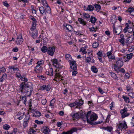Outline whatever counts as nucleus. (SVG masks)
I'll return each mask as SVG.
<instances>
[{"label":"nucleus","mask_w":134,"mask_h":134,"mask_svg":"<svg viewBox=\"0 0 134 134\" xmlns=\"http://www.w3.org/2000/svg\"><path fill=\"white\" fill-rule=\"evenodd\" d=\"M30 84L32 85L31 83L30 82L26 83L24 82H22L20 85V89L22 93L29 97L31 95L33 90L32 86H29Z\"/></svg>","instance_id":"obj_1"},{"label":"nucleus","mask_w":134,"mask_h":134,"mask_svg":"<svg viewBox=\"0 0 134 134\" xmlns=\"http://www.w3.org/2000/svg\"><path fill=\"white\" fill-rule=\"evenodd\" d=\"M98 118L97 115L95 113L91 114V111H88L87 114H86L85 116V120H83L84 121H85L86 119L88 123L91 124H94L93 121L96 120Z\"/></svg>","instance_id":"obj_2"},{"label":"nucleus","mask_w":134,"mask_h":134,"mask_svg":"<svg viewBox=\"0 0 134 134\" xmlns=\"http://www.w3.org/2000/svg\"><path fill=\"white\" fill-rule=\"evenodd\" d=\"M70 115L74 119H79L80 118H82L83 120H85V116H86V114L83 112H78L76 113H72Z\"/></svg>","instance_id":"obj_3"},{"label":"nucleus","mask_w":134,"mask_h":134,"mask_svg":"<svg viewBox=\"0 0 134 134\" xmlns=\"http://www.w3.org/2000/svg\"><path fill=\"white\" fill-rule=\"evenodd\" d=\"M127 127L126 122L124 121L123 123H120L116 126V131H119L123 129H126Z\"/></svg>","instance_id":"obj_4"},{"label":"nucleus","mask_w":134,"mask_h":134,"mask_svg":"<svg viewBox=\"0 0 134 134\" xmlns=\"http://www.w3.org/2000/svg\"><path fill=\"white\" fill-rule=\"evenodd\" d=\"M55 52V48L54 47H50L48 48L47 53L48 55L53 56Z\"/></svg>","instance_id":"obj_5"},{"label":"nucleus","mask_w":134,"mask_h":134,"mask_svg":"<svg viewBox=\"0 0 134 134\" xmlns=\"http://www.w3.org/2000/svg\"><path fill=\"white\" fill-rule=\"evenodd\" d=\"M123 65V62L121 58H119L116 61L115 65V67L119 69L121 68Z\"/></svg>","instance_id":"obj_6"},{"label":"nucleus","mask_w":134,"mask_h":134,"mask_svg":"<svg viewBox=\"0 0 134 134\" xmlns=\"http://www.w3.org/2000/svg\"><path fill=\"white\" fill-rule=\"evenodd\" d=\"M127 109L125 108H124L123 109L120 111V112L122 118H124L129 115V114L127 113Z\"/></svg>","instance_id":"obj_7"},{"label":"nucleus","mask_w":134,"mask_h":134,"mask_svg":"<svg viewBox=\"0 0 134 134\" xmlns=\"http://www.w3.org/2000/svg\"><path fill=\"white\" fill-rule=\"evenodd\" d=\"M23 41V39L22 38V36L21 34H20L16 38V44L18 45H20Z\"/></svg>","instance_id":"obj_8"},{"label":"nucleus","mask_w":134,"mask_h":134,"mask_svg":"<svg viewBox=\"0 0 134 134\" xmlns=\"http://www.w3.org/2000/svg\"><path fill=\"white\" fill-rule=\"evenodd\" d=\"M30 118V116L29 115L26 116L25 117L24 119L25 120L23 123V125L25 127L27 126Z\"/></svg>","instance_id":"obj_9"},{"label":"nucleus","mask_w":134,"mask_h":134,"mask_svg":"<svg viewBox=\"0 0 134 134\" xmlns=\"http://www.w3.org/2000/svg\"><path fill=\"white\" fill-rule=\"evenodd\" d=\"M43 133L45 134H49L50 130L48 127L46 126H43L41 129Z\"/></svg>","instance_id":"obj_10"},{"label":"nucleus","mask_w":134,"mask_h":134,"mask_svg":"<svg viewBox=\"0 0 134 134\" xmlns=\"http://www.w3.org/2000/svg\"><path fill=\"white\" fill-rule=\"evenodd\" d=\"M70 68L73 70H75L77 69V66L76 62L72 61L70 62Z\"/></svg>","instance_id":"obj_11"},{"label":"nucleus","mask_w":134,"mask_h":134,"mask_svg":"<svg viewBox=\"0 0 134 134\" xmlns=\"http://www.w3.org/2000/svg\"><path fill=\"white\" fill-rule=\"evenodd\" d=\"M53 64L54 66L60 69L62 67L60 66L58 63L57 60L56 59H54L52 60Z\"/></svg>","instance_id":"obj_12"},{"label":"nucleus","mask_w":134,"mask_h":134,"mask_svg":"<svg viewBox=\"0 0 134 134\" xmlns=\"http://www.w3.org/2000/svg\"><path fill=\"white\" fill-rule=\"evenodd\" d=\"M63 26L64 27H66L69 31H72L73 30V28L70 25L65 24H63Z\"/></svg>","instance_id":"obj_13"},{"label":"nucleus","mask_w":134,"mask_h":134,"mask_svg":"<svg viewBox=\"0 0 134 134\" xmlns=\"http://www.w3.org/2000/svg\"><path fill=\"white\" fill-rule=\"evenodd\" d=\"M42 68L39 65H37L35 68V71L37 73H41L42 72Z\"/></svg>","instance_id":"obj_14"},{"label":"nucleus","mask_w":134,"mask_h":134,"mask_svg":"<svg viewBox=\"0 0 134 134\" xmlns=\"http://www.w3.org/2000/svg\"><path fill=\"white\" fill-rule=\"evenodd\" d=\"M133 40V37L132 36H130L127 38L125 40V43L126 44H129L131 43Z\"/></svg>","instance_id":"obj_15"},{"label":"nucleus","mask_w":134,"mask_h":134,"mask_svg":"<svg viewBox=\"0 0 134 134\" xmlns=\"http://www.w3.org/2000/svg\"><path fill=\"white\" fill-rule=\"evenodd\" d=\"M120 36L121 39L119 40V41L124 46V45L125 41L124 35L122 34L120 35Z\"/></svg>","instance_id":"obj_16"},{"label":"nucleus","mask_w":134,"mask_h":134,"mask_svg":"<svg viewBox=\"0 0 134 134\" xmlns=\"http://www.w3.org/2000/svg\"><path fill=\"white\" fill-rule=\"evenodd\" d=\"M107 55L108 56L109 59H115L114 55L113 54H112L111 51H109L107 53Z\"/></svg>","instance_id":"obj_17"},{"label":"nucleus","mask_w":134,"mask_h":134,"mask_svg":"<svg viewBox=\"0 0 134 134\" xmlns=\"http://www.w3.org/2000/svg\"><path fill=\"white\" fill-rule=\"evenodd\" d=\"M65 58L66 59L70 62L73 61L72 58L71 56L69 54H66L65 55Z\"/></svg>","instance_id":"obj_18"},{"label":"nucleus","mask_w":134,"mask_h":134,"mask_svg":"<svg viewBox=\"0 0 134 134\" xmlns=\"http://www.w3.org/2000/svg\"><path fill=\"white\" fill-rule=\"evenodd\" d=\"M78 20L79 22L83 25H86V23L84 20L81 18H78Z\"/></svg>","instance_id":"obj_19"},{"label":"nucleus","mask_w":134,"mask_h":134,"mask_svg":"<svg viewBox=\"0 0 134 134\" xmlns=\"http://www.w3.org/2000/svg\"><path fill=\"white\" fill-rule=\"evenodd\" d=\"M55 102V99L54 98L51 101L49 106L51 107L52 110L53 109L54 107V104Z\"/></svg>","instance_id":"obj_20"},{"label":"nucleus","mask_w":134,"mask_h":134,"mask_svg":"<svg viewBox=\"0 0 134 134\" xmlns=\"http://www.w3.org/2000/svg\"><path fill=\"white\" fill-rule=\"evenodd\" d=\"M94 8L93 6L91 5H88L85 10L86 11L89 10L91 11L93 10Z\"/></svg>","instance_id":"obj_21"},{"label":"nucleus","mask_w":134,"mask_h":134,"mask_svg":"<svg viewBox=\"0 0 134 134\" xmlns=\"http://www.w3.org/2000/svg\"><path fill=\"white\" fill-rule=\"evenodd\" d=\"M39 10L40 13L42 14H46V12L44 8L43 7H40L39 8Z\"/></svg>","instance_id":"obj_22"},{"label":"nucleus","mask_w":134,"mask_h":134,"mask_svg":"<svg viewBox=\"0 0 134 134\" xmlns=\"http://www.w3.org/2000/svg\"><path fill=\"white\" fill-rule=\"evenodd\" d=\"M55 76H56L57 78H59V79L60 81L63 80L64 79H63V77L60 75L59 73H56L55 74Z\"/></svg>","instance_id":"obj_23"},{"label":"nucleus","mask_w":134,"mask_h":134,"mask_svg":"<svg viewBox=\"0 0 134 134\" xmlns=\"http://www.w3.org/2000/svg\"><path fill=\"white\" fill-rule=\"evenodd\" d=\"M127 11H128L131 14L133 15H134V14H133L134 12V9L132 7H130L129 8L128 10H127Z\"/></svg>","instance_id":"obj_24"},{"label":"nucleus","mask_w":134,"mask_h":134,"mask_svg":"<svg viewBox=\"0 0 134 134\" xmlns=\"http://www.w3.org/2000/svg\"><path fill=\"white\" fill-rule=\"evenodd\" d=\"M97 19H96V18L94 17L93 16H91V18H90V21L91 22V23H92L94 24L95 23L96 21H97Z\"/></svg>","instance_id":"obj_25"},{"label":"nucleus","mask_w":134,"mask_h":134,"mask_svg":"<svg viewBox=\"0 0 134 134\" xmlns=\"http://www.w3.org/2000/svg\"><path fill=\"white\" fill-rule=\"evenodd\" d=\"M94 5L95 6V8L96 9L97 11L98 12H99L101 8L99 4H94Z\"/></svg>","instance_id":"obj_26"},{"label":"nucleus","mask_w":134,"mask_h":134,"mask_svg":"<svg viewBox=\"0 0 134 134\" xmlns=\"http://www.w3.org/2000/svg\"><path fill=\"white\" fill-rule=\"evenodd\" d=\"M48 48L45 46H43L41 48V50L42 52L43 53H45L47 52Z\"/></svg>","instance_id":"obj_27"},{"label":"nucleus","mask_w":134,"mask_h":134,"mask_svg":"<svg viewBox=\"0 0 134 134\" xmlns=\"http://www.w3.org/2000/svg\"><path fill=\"white\" fill-rule=\"evenodd\" d=\"M133 55V54L132 53H131L129 54H127L126 55L127 58L128 60H127L125 61V62H127L129 61V60L131 59Z\"/></svg>","instance_id":"obj_28"},{"label":"nucleus","mask_w":134,"mask_h":134,"mask_svg":"<svg viewBox=\"0 0 134 134\" xmlns=\"http://www.w3.org/2000/svg\"><path fill=\"white\" fill-rule=\"evenodd\" d=\"M113 28L114 33H115L117 35H118L120 33V31H117V30L115 28L114 25L113 26Z\"/></svg>","instance_id":"obj_29"},{"label":"nucleus","mask_w":134,"mask_h":134,"mask_svg":"<svg viewBox=\"0 0 134 134\" xmlns=\"http://www.w3.org/2000/svg\"><path fill=\"white\" fill-rule=\"evenodd\" d=\"M103 129L105 130L111 132L112 130V128L111 127H104Z\"/></svg>","instance_id":"obj_30"},{"label":"nucleus","mask_w":134,"mask_h":134,"mask_svg":"<svg viewBox=\"0 0 134 134\" xmlns=\"http://www.w3.org/2000/svg\"><path fill=\"white\" fill-rule=\"evenodd\" d=\"M109 73L113 78L117 80V77L115 74L111 72H109Z\"/></svg>","instance_id":"obj_31"},{"label":"nucleus","mask_w":134,"mask_h":134,"mask_svg":"<svg viewBox=\"0 0 134 134\" xmlns=\"http://www.w3.org/2000/svg\"><path fill=\"white\" fill-rule=\"evenodd\" d=\"M83 16L85 18L88 19L90 18V15L88 13H84L83 14Z\"/></svg>","instance_id":"obj_32"},{"label":"nucleus","mask_w":134,"mask_h":134,"mask_svg":"<svg viewBox=\"0 0 134 134\" xmlns=\"http://www.w3.org/2000/svg\"><path fill=\"white\" fill-rule=\"evenodd\" d=\"M91 70L93 72L95 73H97L98 71L97 69L94 66L92 67Z\"/></svg>","instance_id":"obj_33"},{"label":"nucleus","mask_w":134,"mask_h":134,"mask_svg":"<svg viewBox=\"0 0 134 134\" xmlns=\"http://www.w3.org/2000/svg\"><path fill=\"white\" fill-rule=\"evenodd\" d=\"M46 8L45 11L46 12L48 13H50L51 12V10L50 7L48 6L46 7Z\"/></svg>","instance_id":"obj_34"},{"label":"nucleus","mask_w":134,"mask_h":134,"mask_svg":"<svg viewBox=\"0 0 134 134\" xmlns=\"http://www.w3.org/2000/svg\"><path fill=\"white\" fill-rule=\"evenodd\" d=\"M76 102L77 103H76V108H78L79 107L81 106L83 104V102L82 101L81 102V103H80L79 102H77V101H76Z\"/></svg>","instance_id":"obj_35"},{"label":"nucleus","mask_w":134,"mask_h":134,"mask_svg":"<svg viewBox=\"0 0 134 134\" xmlns=\"http://www.w3.org/2000/svg\"><path fill=\"white\" fill-rule=\"evenodd\" d=\"M35 33L33 32H32V36L35 39L37 37V32L36 31L35 32Z\"/></svg>","instance_id":"obj_36"},{"label":"nucleus","mask_w":134,"mask_h":134,"mask_svg":"<svg viewBox=\"0 0 134 134\" xmlns=\"http://www.w3.org/2000/svg\"><path fill=\"white\" fill-rule=\"evenodd\" d=\"M122 98L124 99L126 103H129V99L128 97H126L125 96H123Z\"/></svg>","instance_id":"obj_37"},{"label":"nucleus","mask_w":134,"mask_h":134,"mask_svg":"<svg viewBox=\"0 0 134 134\" xmlns=\"http://www.w3.org/2000/svg\"><path fill=\"white\" fill-rule=\"evenodd\" d=\"M3 127L4 129L6 130H8L10 126L7 124H6L4 125Z\"/></svg>","instance_id":"obj_38"},{"label":"nucleus","mask_w":134,"mask_h":134,"mask_svg":"<svg viewBox=\"0 0 134 134\" xmlns=\"http://www.w3.org/2000/svg\"><path fill=\"white\" fill-rule=\"evenodd\" d=\"M49 73L50 74V75H53V70L52 68H51L49 69L48 70Z\"/></svg>","instance_id":"obj_39"},{"label":"nucleus","mask_w":134,"mask_h":134,"mask_svg":"<svg viewBox=\"0 0 134 134\" xmlns=\"http://www.w3.org/2000/svg\"><path fill=\"white\" fill-rule=\"evenodd\" d=\"M76 102H75L74 103H70L68 105L69 106L71 107H73L75 106H76Z\"/></svg>","instance_id":"obj_40"},{"label":"nucleus","mask_w":134,"mask_h":134,"mask_svg":"<svg viewBox=\"0 0 134 134\" xmlns=\"http://www.w3.org/2000/svg\"><path fill=\"white\" fill-rule=\"evenodd\" d=\"M6 70L4 67H0V72H4Z\"/></svg>","instance_id":"obj_41"},{"label":"nucleus","mask_w":134,"mask_h":134,"mask_svg":"<svg viewBox=\"0 0 134 134\" xmlns=\"http://www.w3.org/2000/svg\"><path fill=\"white\" fill-rule=\"evenodd\" d=\"M97 55L99 57H102L103 56V54L102 53V51H100L98 52L97 53Z\"/></svg>","instance_id":"obj_42"},{"label":"nucleus","mask_w":134,"mask_h":134,"mask_svg":"<svg viewBox=\"0 0 134 134\" xmlns=\"http://www.w3.org/2000/svg\"><path fill=\"white\" fill-rule=\"evenodd\" d=\"M77 72L75 70H73L72 71V76H75L77 74Z\"/></svg>","instance_id":"obj_43"},{"label":"nucleus","mask_w":134,"mask_h":134,"mask_svg":"<svg viewBox=\"0 0 134 134\" xmlns=\"http://www.w3.org/2000/svg\"><path fill=\"white\" fill-rule=\"evenodd\" d=\"M80 51L82 52L83 54H85L87 53L86 51V49L85 48L83 47L82 48L80 49Z\"/></svg>","instance_id":"obj_44"},{"label":"nucleus","mask_w":134,"mask_h":134,"mask_svg":"<svg viewBox=\"0 0 134 134\" xmlns=\"http://www.w3.org/2000/svg\"><path fill=\"white\" fill-rule=\"evenodd\" d=\"M34 115L36 116H40L41 115V114L39 111H36L35 112Z\"/></svg>","instance_id":"obj_45"},{"label":"nucleus","mask_w":134,"mask_h":134,"mask_svg":"<svg viewBox=\"0 0 134 134\" xmlns=\"http://www.w3.org/2000/svg\"><path fill=\"white\" fill-rule=\"evenodd\" d=\"M98 46V43L96 42L94 43L93 44V47L95 48H97Z\"/></svg>","instance_id":"obj_46"},{"label":"nucleus","mask_w":134,"mask_h":134,"mask_svg":"<svg viewBox=\"0 0 134 134\" xmlns=\"http://www.w3.org/2000/svg\"><path fill=\"white\" fill-rule=\"evenodd\" d=\"M126 88L127 89V91H132L133 90V88L131 86H126Z\"/></svg>","instance_id":"obj_47"},{"label":"nucleus","mask_w":134,"mask_h":134,"mask_svg":"<svg viewBox=\"0 0 134 134\" xmlns=\"http://www.w3.org/2000/svg\"><path fill=\"white\" fill-rule=\"evenodd\" d=\"M36 24H32V27L31 29V30L32 31H33V32H35L34 31H33L35 29L36 27Z\"/></svg>","instance_id":"obj_48"},{"label":"nucleus","mask_w":134,"mask_h":134,"mask_svg":"<svg viewBox=\"0 0 134 134\" xmlns=\"http://www.w3.org/2000/svg\"><path fill=\"white\" fill-rule=\"evenodd\" d=\"M47 103V100L45 99H43L42 100L41 103L43 105H45Z\"/></svg>","instance_id":"obj_49"},{"label":"nucleus","mask_w":134,"mask_h":134,"mask_svg":"<svg viewBox=\"0 0 134 134\" xmlns=\"http://www.w3.org/2000/svg\"><path fill=\"white\" fill-rule=\"evenodd\" d=\"M35 122L38 124H42L43 123V122L42 121H39L37 120H35Z\"/></svg>","instance_id":"obj_50"},{"label":"nucleus","mask_w":134,"mask_h":134,"mask_svg":"<svg viewBox=\"0 0 134 134\" xmlns=\"http://www.w3.org/2000/svg\"><path fill=\"white\" fill-rule=\"evenodd\" d=\"M44 61L43 60L38 61L37 63V65H39L40 66L42 64H44Z\"/></svg>","instance_id":"obj_51"},{"label":"nucleus","mask_w":134,"mask_h":134,"mask_svg":"<svg viewBox=\"0 0 134 134\" xmlns=\"http://www.w3.org/2000/svg\"><path fill=\"white\" fill-rule=\"evenodd\" d=\"M70 131H71V132H72V134L74 132H76L77 131V129L76 128L74 127L72 129H71Z\"/></svg>","instance_id":"obj_52"},{"label":"nucleus","mask_w":134,"mask_h":134,"mask_svg":"<svg viewBox=\"0 0 134 134\" xmlns=\"http://www.w3.org/2000/svg\"><path fill=\"white\" fill-rule=\"evenodd\" d=\"M46 87V85H44L43 86H41L40 87V89L42 90H45Z\"/></svg>","instance_id":"obj_53"},{"label":"nucleus","mask_w":134,"mask_h":134,"mask_svg":"<svg viewBox=\"0 0 134 134\" xmlns=\"http://www.w3.org/2000/svg\"><path fill=\"white\" fill-rule=\"evenodd\" d=\"M51 88V87L50 85H48L47 86H46L45 90H46L47 91H49Z\"/></svg>","instance_id":"obj_54"},{"label":"nucleus","mask_w":134,"mask_h":134,"mask_svg":"<svg viewBox=\"0 0 134 134\" xmlns=\"http://www.w3.org/2000/svg\"><path fill=\"white\" fill-rule=\"evenodd\" d=\"M128 94L132 98H134V93L133 92H131L129 93Z\"/></svg>","instance_id":"obj_55"},{"label":"nucleus","mask_w":134,"mask_h":134,"mask_svg":"<svg viewBox=\"0 0 134 134\" xmlns=\"http://www.w3.org/2000/svg\"><path fill=\"white\" fill-rule=\"evenodd\" d=\"M91 59L90 57H87L86 59V62L87 63H89L91 62Z\"/></svg>","instance_id":"obj_56"},{"label":"nucleus","mask_w":134,"mask_h":134,"mask_svg":"<svg viewBox=\"0 0 134 134\" xmlns=\"http://www.w3.org/2000/svg\"><path fill=\"white\" fill-rule=\"evenodd\" d=\"M62 134H72V132L70 130L67 132H62Z\"/></svg>","instance_id":"obj_57"},{"label":"nucleus","mask_w":134,"mask_h":134,"mask_svg":"<svg viewBox=\"0 0 134 134\" xmlns=\"http://www.w3.org/2000/svg\"><path fill=\"white\" fill-rule=\"evenodd\" d=\"M134 50V46H133L130 47L128 50V51L130 52H132Z\"/></svg>","instance_id":"obj_58"},{"label":"nucleus","mask_w":134,"mask_h":134,"mask_svg":"<svg viewBox=\"0 0 134 134\" xmlns=\"http://www.w3.org/2000/svg\"><path fill=\"white\" fill-rule=\"evenodd\" d=\"M131 123L134 126V116H133L131 121Z\"/></svg>","instance_id":"obj_59"},{"label":"nucleus","mask_w":134,"mask_h":134,"mask_svg":"<svg viewBox=\"0 0 134 134\" xmlns=\"http://www.w3.org/2000/svg\"><path fill=\"white\" fill-rule=\"evenodd\" d=\"M3 4L4 6H5L7 7H9V5L8 4L6 1H5L4 2H3Z\"/></svg>","instance_id":"obj_60"},{"label":"nucleus","mask_w":134,"mask_h":134,"mask_svg":"<svg viewBox=\"0 0 134 134\" xmlns=\"http://www.w3.org/2000/svg\"><path fill=\"white\" fill-rule=\"evenodd\" d=\"M16 76L18 77V78H21V74L19 72H17L16 74Z\"/></svg>","instance_id":"obj_61"},{"label":"nucleus","mask_w":134,"mask_h":134,"mask_svg":"<svg viewBox=\"0 0 134 134\" xmlns=\"http://www.w3.org/2000/svg\"><path fill=\"white\" fill-rule=\"evenodd\" d=\"M2 78H3L4 80L6 79L7 77V76L6 74H4L2 76Z\"/></svg>","instance_id":"obj_62"},{"label":"nucleus","mask_w":134,"mask_h":134,"mask_svg":"<svg viewBox=\"0 0 134 134\" xmlns=\"http://www.w3.org/2000/svg\"><path fill=\"white\" fill-rule=\"evenodd\" d=\"M17 132L16 129H14L13 130L12 133H10V134H15Z\"/></svg>","instance_id":"obj_63"},{"label":"nucleus","mask_w":134,"mask_h":134,"mask_svg":"<svg viewBox=\"0 0 134 134\" xmlns=\"http://www.w3.org/2000/svg\"><path fill=\"white\" fill-rule=\"evenodd\" d=\"M18 51V49L17 47H15L13 49L12 51L14 52H17Z\"/></svg>","instance_id":"obj_64"}]
</instances>
